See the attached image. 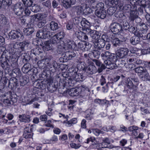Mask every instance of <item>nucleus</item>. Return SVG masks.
Returning <instances> with one entry per match:
<instances>
[{
    "mask_svg": "<svg viewBox=\"0 0 150 150\" xmlns=\"http://www.w3.org/2000/svg\"><path fill=\"white\" fill-rule=\"evenodd\" d=\"M95 14L98 18L101 19L105 18L106 16V12L105 10L99 11H95Z\"/></svg>",
    "mask_w": 150,
    "mask_h": 150,
    "instance_id": "a878e982",
    "label": "nucleus"
},
{
    "mask_svg": "<svg viewBox=\"0 0 150 150\" xmlns=\"http://www.w3.org/2000/svg\"><path fill=\"white\" fill-rule=\"evenodd\" d=\"M41 77L43 80H46L47 82L48 80L50 78H52V77H50V75L48 74L47 71H45L42 72L41 75Z\"/></svg>",
    "mask_w": 150,
    "mask_h": 150,
    "instance_id": "09e8293b",
    "label": "nucleus"
},
{
    "mask_svg": "<svg viewBox=\"0 0 150 150\" xmlns=\"http://www.w3.org/2000/svg\"><path fill=\"white\" fill-rule=\"evenodd\" d=\"M49 27L50 29L53 31L56 30L59 28L58 23L54 21H52L50 23Z\"/></svg>",
    "mask_w": 150,
    "mask_h": 150,
    "instance_id": "a19ab883",
    "label": "nucleus"
},
{
    "mask_svg": "<svg viewBox=\"0 0 150 150\" xmlns=\"http://www.w3.org/2000/svg\"><path fill=\"white\" fill-rule=\"evenodd\" d=\"M115 8L112 7H109L107 10V12L109 15H112L115 12Z\"/></svg>",
    "mask_w": 150,
    "mask_h": 150,
    "instance_id": "338daca9",
    "label": "nucleus"
},
{
    "mask_svg": "<svg viewBox=\"0 0 150 150\" xmlns=\"http://www.w3.org/2000/svg\"><path fill=\"white\" fill-rule=\"evenodd\" d=\"M112 37V36H108V35L103 34L102 36L101 39L103 40L105 42V41L109 42L111 41L112 39L111 38Z\"/></svg>",
    "mask_w": 150,
    "mask_h": 150,
    "instance_id": "5fc2aeb1",
    "label": "nucleus"
},
{
    "mask_svg": "<svg viewBox=\"0 0 150 150\" xmlns=\"http://www.w3.org/2000/svg\"><path fill=\"white\" fill-rule=\"evenodd\" d=\"M96 7L97 9L95 11H100L105 10L104 9V4L102 2H100L97 4Z\"/></svg>",
    "mask_w": 150,
    "mask_h": 150,
    "instance_id": "6e6d98bb",
    "label": "nucleus"
},
{
    "mask_svg": "<svg viewBox=\"0 0 150 150\" xmlns=\"http://www.w3.org/2000/svg\"><path fill=\"white\" fill-rule=\"evenodd\" d=\"M31 52L35 55H36L39 54L40 53H42V52L41 49H39V47H37L32 49Z\"/></svg>",
    "mask_w": 150,
    "mask_h": 150,
    "instance_id": "864d4df0",
    "label": "nucleus"
},
{
    "mask_svg": "<svg viewBox=\"0 0 150 150\" xmlns=\"http://www.w3.org/2000/svg\"><path fill=\"white\" fill-rule=\"evenodd\" d=\"M51 42L49 41H46L45 43V45L42 46L43 50L48 51L50 50H54V47L52 46Z\"/></svg>",
    "mask_w": 150,
    "mask_h": 150,
    "instance_id": "c85d7f7f",
    "label": "nucleus"
},
{
    "mask_svg": "<svg viewBox=\"0 0 150 150\" xmlns=\"http://www.w3.org/2000/svg\"><path fill=\"white\" fill-rule=\"evenodd\" d=\"M132 1L135 6H139L145 8L147 6V1L146 0H132Z\"/></svg>",
    "mask_w": 150,
    "mask_h": 150,
    "instance_id": "f3484780",
    "label": "nucleus"
},
{
    "mask_svg": "<svg viewBox=\"0 0 150 150\" xmlns=\"http://www.w3.org/2000/svg\"><path fill=\"white\" fill-rule=\"evenodd\" d=\"M69 93L70 96H74L79 95V91L76 88H72L69 92Z\"/></svg>",
    "mask_w": 150,
    "mask_h": 150,
    "instance_id": "de8ad7c7",
    "label": "nucleus"
},
{
    "mask_svg": "<svg viewBox=\"0 0 150 150\" xmlns=\"http://www.w3.org/2000/svg\"><path fill=\"white\" fill-rule=\"evenodd\" d=\"M9 37L13 40L17 39L19 40H23L24 37L22 32L20 30H12L9 33Z\"/></svg>",
    "mask_w": 150,
    "mask_h": 150,
    "instance_id": "20e7f679",
    "label": "nucleus"
},
{
    "mask_svg": "<svg viewBox=\"0 0 150 150\" xmlns=\"http://www.w3.org/2000/svg\"><path fill=\"white\" fill-rule=\"evenodd\" d=\"M17 80L16 77H13L10 79L9 81L8 86L11 88L16 89L18 85Z\"/></svg>",
    "mask_w": 150,
    "mask_h": 150,
    "instance_id": "4be33fe9",
    "label": "nucleus"
},
{
    "mask_svg": "<svg viewBox=\"0 0 150 150\" xmlns=\"http://www.w3.org/2000/svg\"><path fill=\"white\" fill-rule=\"evenodd\" d=\"M110 6H114L118 4V0H108Z\"/></svg>",
    "mask_w": 150,
    "mask_h": 150,
    "instance_id": "69168bd1",
    "label": "nucleus"
},
{
    "mask_svg": "<svg viewBox=\"0 0 150 150\" xmlns=\"http://www.w3.org/2000/svg\"><path fill=\"white\" fill-rule=\"evenodd\" d=\"M29 42L27 41L20 42H16L13 45L12 51L13 52L19 55L22 52L25 51L26 48L29 46Z\"/></svg>",
    "mask_w": 150,
    "mask_h": 150,
    "instance_id": "f257e3e1",
    "label": "nucleus"
},
{
    "mask_svg": "<svg viewBox=\"0 0 150 150\" xmlns=\"http://www.w3.org/2000/svg\"><path fill=\"white\" fill-rule=\"evenodd\" d=\"M12 53H13L12 55L11 56V61L14 62L13 63L11 64V66L14 67V66L15 65V67L17 66V64L16 62L17 61L18 57L20 56V55H18V54L16 53H14L12 51Z\"/></svg>",
    "mask_w": 150,
    "mask_h": 150,
    "instance_id": "cd10ccee",
    "label": "nucleus"
},
{
    "mask_svg": "<svg viewBox=\"0 0 150 150\" xmlns=\"http://www.w3.org/2000/svg\"><path fill=\"white\" fill-rule=\"evenodd\" d=\"M128 130L130 132H132V134L134 136L138 135L139 132L138 127L135 126H132L128 128Z\"/></svg>",
    "mask_w": 150,
    "mask_h": 150,
    "instance_id": "2f4dec72",
    "label": "nucleus"
},
{
    "mask_svg": "<svg viewBox=\"0 0 150 150\" xmlns=\"http://www.w3.org/2000/svg\"><path fill=\"white\" fill-rule=\"evenodd\" d=\"M34 85L36 88L38 89H44L46 87V84L45 81H41L40 82H36L34 83Z\"/></svg>",
    "mask_w": 150,
    "mask_h": 150,
    "instance_id": "c756f323",
    "label": "nucleus"
},
{
    "mask_svg": "<svg viewBox=\"0 0 150 150\" xmlns=\"http://www.w3.org/2000/svg\"><path fill=\"white\" fill-rule=\"evenodd\" d=\"M33 24L27 25V27L25 28L23 30V32L26 35H29L32 34L35 31Z\"/></svg>",
    "mask_w": 150,
    "mask_h": 150,
    "instance_id": "dca6fc26",
    "label": "nucleus"
},
{
    "mask_svg": "<svg viewBox=\"0 0 150 150\" xmlns=\"http://www.w3.org/2000/svg\"><path fill=\"white\" fill-rule=\"evenodd\" d=\"M31 68L30 64L28 63L25 64L22 68V70L24 73H26L29 71Z\"/></svg>",
    "mask_w": 150,
    "mask_h": 150,
    "instance_id": "79ce46f5",
    "label": "nucleus"
},
{
    "mask_svg": "<svg viewBox=\"0 0 150 150\" xmlns=\"http://www.w3.org/2000/svg\"><path fill=\"white\" fill-rule=\"evenodd\" d=\"M42 4L43 6L48 8L49 9L51 8V3L50 0H47L43 2L42 3Z\"/></svg>",
    "mask_w": 150,
    "mask_h": 150,
    "instance_id": "774afa93",
    "label": "nucleus"
},
{
    "mask_svg": "<svg viewBox=\"0 0 150 150\" xmlns=\"http://www.w3.org/2000/svg\"><path fill=\"white\" fill-rule=\"evenodd\" d=\"M60 40L62 39L64 37L65 34L63 31L59 32L57 34L54 35Z\"/></svg>",
    "mask_w": 150,
    "mask_h": 150,
    "instance_id": "13d9d810",
    "label": "nucleus"
},
{
    "mask_svg": "<svg viewBox=\"0 0 150 150\" xmlns=\"http://www.w3.org/2000/svg\"><path fill=\"white\" fill-rule=\"evenodd\" d=\"M120 11L117 12L114 15L117 18H125L126 16L125 14L123 13L122 11L119 10Z\"/></svg>",
    "mask_w": 150,
    "mask_h": 150,
    "instance_id": "3c124183",
    "label": "nucleus"
},
{
    "mask_svg": "<svg viewBox=\"0 0 150 150\" xmlns=\"http://www.w3.org/2000/svg\"><path fill=\"white\" fill-rule=\"evenodd\" d=\"M70 73L72 76L73 78L75 79L77 81H82L85 79V77L83 75V74L77 73L75 69L70 72Z\"/></svg>",
    "mask_w": 150,
    "mask_h": 150,
    "instance_id": "1a4fd4ad",
    "label": "nucleus"
},
{
    "mask_svg": "<svg viewBox=\"0 0 150 150\" xmlns=\"http://www.w3.org/2000/svg\"><path fill=\"white\" fill-rule=\"evenodd\" d=\"M138 18V16L136 11H135L134 10L130 12L129 17V19L130 21H133Z\"/></svg>",
    "mask_w": 150,
    "mask_h": 150,
    "instance_id": "f704fd0d",
    "label": "nucleus"
},
{
    "mask_svg": "<svg viewBox=\"0 0 150 150\" xmlns=\"http://www.w3.org/2000/svg\"><path fill=\"white\" fill-rule=\"evenodd\" d=\"M110 28L111 32L115 34H117L122 30V25L117 23H111Z\"/></svg>",
    "mask_w": 150,
    "mask_h": 150,
    "instance_id": "39448f33",
    "label": "nucleus"
},
{
    "mask_svg": "<svg viewBox=\"0 0 150 150\" xmlns=\"http://www.w3.org/2000/svg\"><path fill=\"white\" fill-rule=\"evenodd\" d=\"M146 70L145 68L142 66L137 67L135 69V72L140 75L143 74V73Z\"/></svg>",
    "mask_w": 150,
    "mask_h": 150,
    "instance_id": "37998d69",
    "label": "nucleus"
},
{
    "mask_svg": "<svg viewBox=\"0 0 150 150\" xmlns=\"http://www.w3.org/2000/svg\"><path fill=\"white\" fill-rule=\"evenodd\" d=\"M86 34L90 35L93 39L96 40L99 38L100 35V34L98 31L91 29L87 30Z\"/></svg>",
    "mask_w": 150,
    "mask_h": 150,
    "instance_id": "4468645a",
    "label": "nucleus"
},
{
    "mask_svg": "<svg viewBox=\"0 0 150 150\" xmlns=\"http://www.w3.org/2000/svg\"><path fill=\"white\" fill-rule=\"evenodd\" d=\"M65 44L69 49H74L77 47V45L72 40L67 39L65 41Z\"/></svg>",
    "mask_w": 150,
    "mask_h": 150,
    "instance_id": "6ab92c4d",
    "label": "nucleus"
},
{
    "mask_svg": "<svg viewBox=\"0 0 150 150\" xmlns=\"http://www.w3.org/2000/svg\"><path fill=\"white\" fill-rule=\"evenodd\" d=\"M12 73L14 76L19 77L21 76V72L20 69L18 68H16L12 70Z\"/></svg>",
    "mask_w": 150,
    "mask_h": 150,
    "instance_id": "e433bc0d",
    "label": "nucleus"
},
{
    "mask_svg": "<svg viewBox=\"0 0 150 150\" xmlns=\"http://www.w3.org/2000/svg\"><path fill=\"white\" fill-rule=\"evenodd\" d=\"M10 60L11 56H9L8 58L6 57L0 58L1 66L4 70L6 74H9V73L10 74L11 71L10 66L8 63Z\"/></svg>",
    "mask_w": 150,
    "mask_h": 150,
    "instance_id": "7ed1b4c3",
    "label": "nucleus"
},
{
    "mask_svg": "<svg viewBox=\"0 0 150 150\" xmlns=\"http://www.w3.org/2000/svg\"><path fill=\"white\" fill-rule=\"evenodd\" d=\"M70 76L68 77L66 79L67 80V79L68 80V83L69 85L71 86H73L74 84L76 83V81H77L75 79H73V78L72 76L69 73Z\"/></svg>",
    "mask_w": 150,
    "mask_h": 150,
    "instance_id": "a18cd8bd",
    "label": "nucleus"
},
{
    "mask_svg": "<svg viewBox=\"0 0 150 150\" xmlns=\"http://www.w3.org/2000/svg\"><path fill=\"white\" fill-rule=\"evenodd\" d=\"M125 59L124 60L120 59L117 62V64L120 67H124L126 64V62L125 61Z\"/></svg>",
    "mask_w": 150,
    "mask_h": 150,
    "instance_id": "680f3d73",
    "label": "nucleus"
},
{
    "mask_svg": "<svg viewBox=\"0 0 150 150\" xmlns=\"http://www.w3.org/2000/svg\"><path fill=\"white\" fill-rule=\"evenodd\" d=\"M8 20L5 16L0 13V26L2 27H5L8 24Z\"/></svg>",
    "mask_w": 150,
    "mask_h": 150,
    "instance_id": "393cba45",
    "label": "nucleus"
},
{
    "mask_svg": "<svg viewBox=\"0 0 150 150\" xmlns=\"http://www.w3.org/2000/svg\"><path fill=\"white\" fill-rule=\"evenodd\" d=\"M117 8L119 10L125 12L126 11L128 12L129 11H131L132 10L131 5L129 4H126L124 6H123L122 4H120L118 5Z\"/></svg>",
    "mask_w": 150,
    "mask_h": 150,
    "instance_id": "aec40b11",
    "label": "nucleus"
},
{
    "mask_svg": "<svg viewBox=\"0 0 150 150\" xmlns=\"http://www.w3.org/2000/svg\"><path fill=\"white\" fill-rule=\"evenodd\" d=\"M43 39H45L46 38L49 39L51 38L52 35V33L50 32H43Z\"/></svg>",
    "mask_w": 150,
    "mask_h": 150,
    "instance_id": "052dcab7",
    "label": "nucleus"
},
{
    "mask_svg": "<svg viewBox=\"0 0 150 150\" xmlns=\"http://www.w3.org/2000/svg\"><path fill=\"white\" fill-rule=\"evenodd\" d=\"M47 13H38L31 16V19L35 20L37 19L38 21L45 20V19L47 17Z\"/></svg>",
    "mask_w": 150,
    "mask_h": 150,
    "instance_id": "ddd939ff",
    "label": "nucleus"
},
{
    "mask_svg": "<svg viewBox=\"0 0 150 150\" xmlns=\"http://www.w3.org/2000/svg\"><path fill=\"white\" fill-rule=\"evenodd\" d=\"M126 88L129 89H132L133 91H136L138 88L137 84H134L132 81H131L130 79L128 78L127 79L125 82V89ZM123 92H127V91L125 89L124 90Z\"/></svg>",
    "mask_w": 150,
    "mask_h": 150,
    "instance_id": "6e6552de",
    "label": "nucleus"
},
{
    "mask_svg": "<svg viewBox=\"0 0 150 150\" xmlns=\"http://www.w3.org/2000/svg\"><path fill=\"white\" fill-rule=\"evenodd\" d=\"M10 96V93H5L2 96V99L1 101L2 103L3 106H9L12 104L11 102L9 100L8 97Z\"/></svg>",
    "mask_w": 150,
    "mask_h": 150,
    "instance_id": "f8f14e48",
    "label": "nucleus"
},
{
    "mask_svg": "<svg viewBox=\"0 0 150 150\" xmlns=\"http://www.w3.org/2000/svg\"><path fill=\"white\" fill-rule=\"evenodd\" d=\"M86 45V42L81 41L78 43L77 47H76V48L78 47L82 50H85V46Z\"/></svg>",
    "mask_w": 150,
    "mask_h": 150,
    "instance_id": "603ef678",
    "label": "nucleus"
},
{
    "mask_svg": "<svg viewBox=\"0 0 150 150\" xmlns=\"http://www.w3.org/2000/svg\"><path fill=\"white\" fill-rule=\"evenodd\" d=\"M84 34L85 32L83 33L80 31H76V32L77 38L81 40H83V37Z\"/></svg>",
    "mask_w": 150,
    "mask_h": 150,
    "instance_id": "4d7b16f0",
    "label": "nucleus"
},
{
    "mask_svg": "<svg viewBox=\"0 0 150 150\" xmlns=\"http://www.w3.org/2000/svg\"><path fill=\"white\" fill-rule=\"evenodd\" d=\"M31 6V10L34 13H37L40 10V6L37 4H33V5Z\"/></svg>",
    "mask_w": 150,
    "mask_h": 150,
    "instance_id": "8fccbe9b",
    "label": "nucleus"
},
{
    "mask_svg": "<svg viewBox=\"0 0 150 150\" xmlns=\"http://www.w3.org/2000/svg\"><path fill=\"white\" fill-rule=\"evenodd\" d=\"M49 69L52 72L56 71L58 67V64L55 61H53L52 64L50 65Z\"/></svg>",
    "mask_w": 150,
    "mask_h": 150,
    "instance_id": "c9c22d12",
    "label": "nucleus"
},
{
    "mask_svg": "<svg viewBox=\"0 0 150 150\" xmlns=\"http://www.w3.org/2000/svg\"><path fill=\"white\" fill-rule=\"evenodd\" d=\"M66 55L68 60H70L76 56V54L74 52H69L67 53Z\"/></svg>",
    "mask_w": 150,
    "mask_h": 150,
    "instance_id": "bf43d9fd",
    "label": "nucleus"
},
{
    "mask_svg": "<svg viewBox=\"0 0 150 150\" xmlns=\"http://www.w3.org/2000/svg\"><path fill=\"white\" fill-rule=\"evenodd\" d=\"M20 77V82L21 86H24L29 81V79L26 76H21Z\"/></svg>",
    "mask_w": 150,
    "mask_h": 150,
    "instance_id": "72a5a7b5",
    "label": "nucleus"
},
{
    "mask_svg": "<svg viewBox=\"0 0 150 150\" xmlns=\"http://www.w3.org/2000/svg\"><path fill=\"white\" fill-rule=\"evenodd\" d=\"M46 23V20H43L42 21H39L37 25L39 28H41L43 27Z\"/></svg>",
    "mask_w": 150,
    "mask_h": 150,
    "instance_id": "0e129e2a",
    "label": "nucleus"
},
{
    "mask_svg": "<svg viewBox=\"0 0 150 150\" xmlns=\"http://www.w3.org/2000/svg\"><path fill=\"white\" fill-rule=\"evenodd\" d=\"M81 25L82 27V30L87 33V30H91L90 28V23L85 18H83Z\"/></svg>",
    "mask_w": 150,
    "mask_h": 150,
    "instance_id": "a211bd4d",
    "label": "nucleus"
},
{
    "mask_svg": "<svg viewBox=\"0 0 150 150\" xmlns=\"http://www.w3.org/2000/svg\"><path fill=\"white\" fill-rule=\"evenodd\" d=\"M140 41V38L136 36H132L130 39V43L133 45H136L138 44Z\"/></svg>",
    "mask_w": 150,
    "mask_h": 150,
    "instance_id": "ea45409f",
    "label": "nucleus"
},
{
    "mask_svg": "<svg viewBox=\"0 0 150 150\" xmlns=\"http://www.w3.org/2000/svg\"><path fill=\"white\" fill-rule=\"evenodd\" d=\"M117 54H111L110 55L108 59V61L112 63H115L117 60Z\"/></svg>",
    "mask_w": 150,
    "mask_h": 150,
    "instance_id": "c03bdc74",
    "label": "nucleus"
},
{
    "mask_svg": "<svg viewBox=\"0 0 150 150\" xmlns=\"http://www.w3.org/2000/svg\"><path fill=\"white\" fill-rule=\"evenodd\" d=\"M90 142L92 143L91 145H97V144H99V143L97 141L96 138L93 137H91L88 138L86 142H85V143L88 144Z\"/></svg>",
    "mask_w": 150,
    "mask_h": 150,
    "instance_id": "49530a36",
    "label": "nucleus"
},
{
    "mask_svg": "<svg viewBox=\"0 0 150 150\" xmlns=\"http://www.w3.org/2000/svg\"><path fill=\"white\" fill-rule=\"evenodd\" d=\"M47 83V89L51 93L55 91L58 88V83L57 82L53 83V78H50L48 80Z\"/></svg>",
    "mask_w": 150,
    "mask_h": 150,
    "instance_id": "423d86ee",
    "label": "nucleus"
},
{
    "mask_svg": "<svg viewBox=\"0 0 150 150\" xmlns=\"http://www.w3.org/2000/svg\"><path fill=\"white\" fill-rule=\"evenodd\" d=\"M74 7L78 15H86L91 13L93 11L90 8L88 7L86 4H81L80 6H75Z\"/></svg>",
    "mask_w": 150,
    "mask_h": 150,
    "instance_id": "f03ea898",
    "label": "nucleus"
},
{
    "mask_svg": "<svg viewBox=\"0 0 150 150\" xmlns=\"http://www.w3.org/2000/svg\"><path fill=\"white\" fill-rule=\"evenodd\" d=\"M20 121L21 122L29 123L30 121V116L27 113L19 115Z\"/></svg>",
    "mask_w": 150,
    "mask_h": 150,
    "instance_id": "412c9836",
    "label": "nucleus"
},
{
    "mask_svg": "<svg viewBox=\"0 0 150 150\" xmlns=\"http://www.w3.org/2000/svg\"><path fill=\"white\" fill-rule=\"evenodd\" d=\"M78 0H63V6L66 8H70L72 5L75 4Z\"/></svg>",
    "mask_w": 150,
    "mask_h": 150,
    "instance_id": "2eb2a0df",
    "label": "nucleus"
},
{
    "mask_svg": "<svg viewBox=\"0 0 150 150\" xmlns=\"http://www.w3.org/2000/svg\"><path fill=\"white\" fill-rule=\"evenodd\" d=\"M112 39L111 42L113 45L115 47L120 46L122 44L121 42V40L117 37H111Z\"/></svg>",
    "mask_w": 150,
    "mask_h": 150,
    "instance_id": "473e14b6",
    "label": "nucleus"
},
{
    "mask_svg": "<svg viewBox=\"0 0 150 150\" xmlns=\"http://www.w3.org/2000/svg\"><path fill=\"white\" fill-rule=\"evenodd\" d=\"M31 128L30 129V130L29 127L26 126L24 130V132L23 135V137L25 139H28L32 137L33 134L31 132Z\"/></svg>",
    "mask_w": 150,
    "mask_h": 150,
    "instance_id": "b1692460",
    "label": "nucleus"
},
{
    "mask_svg": "<svg viewBox=\"0 0 150 150\" xmlns=\"http://www.w3.org/2000/svg\"><path fill=\"white\" fill-rule=\"evenodd\" d=\"M129 50L126 48H121L117 51L116 54L119 57L122 58L127 55Z\"/></svg>",
    "mask_w": 150,
    "mask_h": 150,
    "instance_id": "9b49d317",
    "label": "nucleus"
},
{
    "mask_svg": "<svg viewBox=\"0 0 150 150\" xmlns=\"http://www.w3.org/2000/svg\"><path fill=\"white\" fill-rule=\"evenodd\" d=\"M142 75V76L141 78L142 80L145 81H149L150 82V75L147 70Z\"/></svg>",
    "mask_w": 150,
    "mask_h": 150,
    "instance_id": "58836bf2",
    "label": "nucleus"
},
{
    "mask_svg": "<svg viewBox=\"0 0 150 150\" xmlns=\"http://www.w3.org/2000/svg\"><path fill=\"white\" fill-rule=\"evenodd\" d=\"M110 55V53L107 51L101 53L100 56L102 59L104 60V62L106 61H108V59Z\"/></svg>",
    "mask_w": 150,
    "mask_h": 150,
    "instance_id": "4c0bfd02",
    "label": "nucleus"
},
{
    "mask_svg": "<svg viewBox=\"0 0 150 150\" xmlns=\"http://www.w3.org/2000/svg\"><path fill=\"white\" fill-rule=\"evenodd\" d=\"M52 40H51V43L53 45H57L60 41V40H59L57 37L55 35L52 36Z\"/></svg>",
    "mask_w": 150,
    "mask_h": 150,
    "instance_id": "e2e57ef3",
    "label": "nucleus"
},
{
    "mask_svg": "<svg viewBox=\"0 0 150 150\" xmlns=\"http://www.w3.org/2000/svg\"><path fill=\"white\" fill-rule=\"evenodd\" d=\"M3 52L1 57H6L8 58L9 56L11 55L10 53L6 50V47L4 46H0V52Z\"/></svg>",
    "mask_w": 150,
    "mask_h": 150,
    "instance_id": "bb28decb",
    "label": "nucleus"
},
{
    "mask_svg": "<svg viewBox=\"0 0 150 150\" xmlns=\"http://www.w3.org/2000/svg\"><path fill=\"white\" fill-rule=\"evenodd\" d=\"M83 70L88 74L92 75L95 74L97 70L96 67L93 65H89L86 66L83 69Z\"/></svg>",
    "mask_w": 150,
    "mask_h": 150,
    "instance_id": "9d476101",
    "label": "nucleus"
},
{
    "mask_svg": "<svg viewBox=\"0 0 150 150\" xmlns=\"http://www.w3.org/2000/svg\"><path fill=\"white\" fill-rule=\"evenodd\" d=\"M104 63L106 65V67L110 69H116L118 67V66L116 64L109 62V61H106Z\"/></svg>",
    "mask_w": 150,
    "mask_h": 150,
    "instance_id": "7c9ffc66",
    "label": "nucleus"
},
{
    "mask_svg": "<svg viewBox=\"0 0 150 150\" xmlns=\"http://www.w3.org/2000/svg\"><path fill=\"white\" fill-rule=\"evenodd\" d=\"M94 44L95 48L98 49L103 48L105 45L104 41L101 39H98L96 41L95 40Z\"/></svg>",
    "mask_w": 150,
    "mask_h": 150,
    "instance_id": "5701e85b",
    "label": "nucleus"
},
{
    "mask_svg": "<svg viewBox=\"0 0 150 150\" xmlns=\"http://www.w3.org/2000/svg\"><path fill=\"white\" fill-rule=\"evenodd\" d=\"M24 5L21 2L18 3L14 6L13 11L16 15L20 16L24 11Z\"/></svg>",
    "mask_w": 150,
    "mask_h": 150,
    "instance_id": "0eeeda50",
    "label": "nucleus"
}]
</instances>
